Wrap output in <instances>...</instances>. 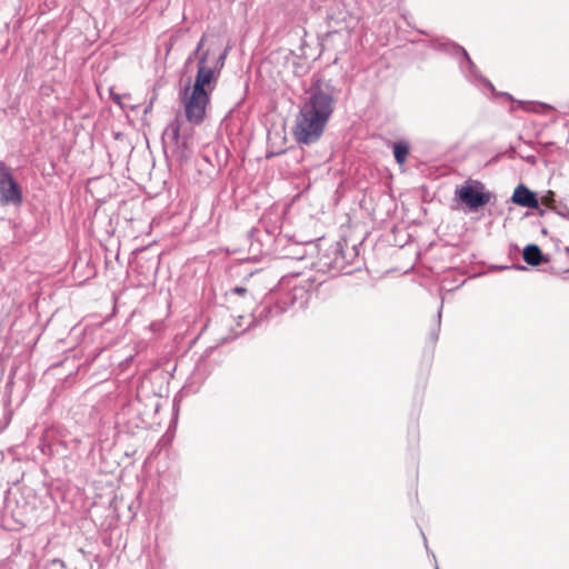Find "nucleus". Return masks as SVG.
Returning <instances> with one entry per match:
<instances>
[{"mask_svg": "<svg viewBox=\"0 0 569 569\" xmlns=\"http://www.w3.org/2000/svg\"><path fill=\"white\" fill-rule=\"evenodd\" d=\"M442 308H443V302H441V305L438 309L435 327L430 330V333H429V338L432 343L437 342V340L439 338V331H440V327H441Z\"/></svg>", "mask_w": 569, "mask_h": 569, "instance_id": "nucleus-13", "label": "nucleus"}, {"mask_svg": "<svg viewBox=\"0 0 569 569\" xmlns=\"http://www.w3.org/2000/svg\"><path fill=\"white\" fill-rule=\"evenodd\" d=\"M9 425V418H4L3 422H0V432H2Z\"/></svg>", "mask_w": 569, "mask_h": 569, "instance_id": "nucleus-23", "label": "nucleus"}, {"mask_svg": "<svg viewBox=\"0 0 569 569\" xmlns=\"http://www.w3.org/2000/svg\"><path fill=\"white\" fill-rule=\"evenodd\" d=\"M227 54H228V50L226 49L216 60V63L214 66L212 67L216 71V73L219 76V72L220 70L223 68L224 66V60L227 58Z\"/></svg>", "mask_w": 569, "mask_h": 569, "instance_id": "nucleus-16", "label": "nucleus"}, {"mask_svg": "<svg viewBox=\"0 0 569 569\" xmlns=\"http://www.w3.org/2000/svg\"><path fill=\"white\" fill-rule=\"evenodd\" d=\"M4 163L2 160H0V164Z\"/></svg>", "mask_w": 569, "mask_h": 569, "instance_id": "nucleus-28", "label": "nucleus"}, {"mask_svg": "<svg viewBox=\"0 0 569 569\" xmlns=\"http://www.w3.org/2000/svg\"><path fill=\"white\" fill-rule=\"evenodd\" d=\"M204 40H206V36L203 34V36L201 37V39L199 40V42H198V44H197V48H196V49H194V51H193V54H200V51H201V49H202V47H203V44H204Z\"/></svg>", "mask_w": 569, "mask_h": 569, "instance_id": "nucleus-18", "label": "nucleus"}, {"mask_svg": "<svg viewBox=\"0 0 569 569\" xmlns=\"http://www.w3.org/2000/svg\"><path fill=\"white\" fill-rule=\"evenodd\" d=\"M502 269H516V270H521V271L527 270V268L522 264H512L511 267L506 266V267H502Z\"/></svg>", "mask_w": 569, "mask_h": 569, "instance_id": "nucleus-19", "label": "nucleus"}, {"mask_svg": "<svg viewBox=\"0 0 569 569\" xmlns=\"http://www.w3.org/2000/svg\"><path fill=\"white\" fill-rule=\"evenodd\" d=\"M409 150L410 148L407 142L398 141L393 143V156L399 164H403L406 162Z\"/></svg>", "mask_w": 569, "mask_h": 569, "instance_id": "nucleus-12", "label": "nucleus"}, {"mask_svg": "<svg viewBox=\"0 0 569 569\" xmlns=\"http://www.w3.org/2000/svg\"><path fill=\"white\" fill-rule=\"evenodd\" d=\"M202 53L200 52V54H193V52L188 57L187 59V62H190L193 58H198L201 56Z\"/></svg>", "mask_w": 569, "mask_h": 569, "instance_id": "nucleus-24", "label": "nucleus"}, {"mask_svg": "<svg viewBox=\"0 0 569 569\" xmlns=\"http://www.w3.org/2000/svg\"><path fill=\"white\" fill-rule=\"evenodd\" d=\"M436 48L439 50H442L445 52H448L455 57H461V60H462V61H460L461 69H463V62H465L473 78L481 80L489 89L495 91V87L492 86V83L479 74L477 67L475 66V63L472 62V60L470 59L468 52L466 51V49L463 47H461L458 43H455L450 40H441V41L437 42Z\"/></svg>", "mask_w": 569, "mask_h": 569, "instance_id": "nucleus-6", "label": "nucleus"}, {"mask_svg": "<svg viewBox=\"0 0 569 569\" xmlns=\"http://www.w3.org/2000/svg\"><path fill=\"white\" fill-rule=\"evenodd\" d=\"M181 127L182 122L178 118L170 121L162 133L163 143H170L180 149Z\"/></svg>", "mask_w": 569, "mask_h": 569, "instance_id": "nucleus-10", "label": "nucleus"}, {"mask_svg": "<svg viewBox=\"0 0 569 569\" xmlns=\"http://www.w3.org/2000/svg\"><path fill=\"white\" fill-rule=\"evenodd\" d=\"M522 258L527 264L532 267L549 262V258L545 256L539 246L535 243L527 244L523 248Z\"/></svg>", "mask_w": 569, "mask_h": 569, "instance_id": "nucleus-11", "label": "nucleus"}, {"mask_svg": "<svg viewBox=\"0 0 569 569\" xmlns=\"http://www.w3.org/2000/svg\"><path fill=\"white\" fill-rule=\"evenodd\" d=\"M556 194L553 191H548L539 199V204H543L550 209H555Z\"/></svg>", "mask_w": 569, "mask_h": 569, "instance_id": "nucleus-15", "label": "nucleus"}, {"mask_svg": "<svg viewBox=\"0 0 569 569\" xmlns=\"http://www.w3.org/2000/svg\"><path fill=\"white\" fill-rule=\"evenodd\" d=\"M0 202L1 204H20L22 202L21 187L13 179L6 163L0 164Z\"/></svg>", "mask_w": 569, "mask_h": 569, "instance_id": "nucleus-5", "label": "nucleus"}, {"mask_svg": "<svg viewBox=\"0 0 569 569\" xmlns=\"http://www.w3.org/2000/svg\"><path fill=\"white\" fill-rule=\"evenodd\" d=\"M557 213L569 219V209L567 207L563 210H557Z\"/></svg>", "mask_w": 569, "mask_h": 569, "instance_id": "nucleus-21", "label": "nucleus"}, {"mask_svg": "<svg viewBox=\"0 0 569 569\" xmlns=\"http://www.w3.org/2000/svg\"><path fill=\"white\" fill-rule=\"evenodd\" d=\"M187 149H188V137L182 136V138L180 139V149H177L174 147L173 152L177 156V158L182 161L188 158Z\"/></svg>", "mask_w": 569, "mask_h": 569, "instance_id": "nucleus-14", "label": "nucleus"}, {"mask_svg": "<svg viewBox=\"0 0 569 569\" xmlns=\"http://www.w3.org/2000/svg\"><path fill=\"white\" fill-rule=\"evenodd\" d=\"M110 94H111L112 100H113L116 103H118L119 106H121V96H120V94H118V93H113L112 91L110 92Z\"/></svg>", "mask_w": 569, "mask_h": 569, "instance_id": "nucleus-20", "label": "nucleus"}, {"mask_svg": "<svg viewBox=\"0 0 569 569\" xmlns=\"http://www.w3.org/2000/svg\"><path fill=\"white\" fill-rule=\"evenodd\" d=\"M336 97L320 87L312 88L296 117L292 134L300 144L317 142L333 113Z\"/></svg>", "mask_w": 569, "mask_h": 569, "instance_id": "nucleus-1", "label": "nucleus"}, {"mask_svg": "<svg viewBox=\"0 0 569 569\" xmlns=\"http://www.w3.org/2000/svg\"><path fill=\"white\" fill-rule=\"evenodd\" d=\"M209 58V51H203L199 57L198 70L192 86L193 89L201 91H211V83H216L218 74L214 69L207 64Z\"/></svg>", "mask_w": 569, "mask_h": 569, "instance_id": "nucleus-7", "label": "nucleus"}, {"mask_svg": "<svg viewBox=\"0 0 569 569\" xmlns=\"http://www.w3.org/2000/svg\"><path fill=\"white\" fill-rule=\"evenodd\" d=\"M232 291H233V292H236V293H238V295H243V293H246V292H247V289H246V288H243V287H234V288L232 289Z\"/></svg>", "mask_w": 569, "mask_h": 569, "instance_id": "nucleus-22", "label": "nucleus"}, {"mask_svg": "<svg viewBox=\"0 0 569 569\" xmlns=\"http://www.w3.org/2000/svg\"><path fill=\"white\" fill-rule=\"evenodd\" d=\"M511 201L520 207L528 209H539V198L536 192L531 191L523 183H520L513 190Z\"/></svg>", "mask_w": 569, "mask_h": 569, "instance_id": "nucleus-9", "label": "nucleus"}, {"mask_svg": "<svg viewBox=\"0 0 569 569\" xmlns=\"http://www.w3.org/2000/svg\"><path fill=\"white\" fill-rule=\"evenodd\" d=\"M539 214L543 216L545 214V210H539Z\"/></svg>", "mask_w": 569, "mask_h": 569, "instance_id": "nucleus-27", "label": "nucleus"}, {"mask_svg": "<svg viewBox=\"0 0 569 569\" xmlns=\"http://www.w3.org/2000/svg\"><path fill=\"white\" fill-rule=\"evenodd\" d=\"M421 535L423 537V540H425V545H427V537L425 536V533L421 531ZM426 548H428V546H426Z\"/></svg>", "mask_w": 569, "mask_h": 569, "instance_id": "nucleus-25", "label": "nucleus"}, {"mask_svg": "<svg viewBox=\"0 0 569 569\" xmlns=\"http://www.w3.org/2000/svg\"><path fill=\"white\" fill-rule=\"evenodd\" d=\"M204 40H206V36L203 34V36L201 37V39L199 40V42H198V44H197V48H196V49H194V51H193V54H200V51H201V49H202V47H203V44H204Z\"/></svg>", "mask_w": 569, "mask_h": 569, "instance_id": "nucleus-17", "label": "nucleus"}, {"mask_svg": "<svg viewBox=\"0 0 569 569\" xmlns=\"http://www.w3.org/2000/svg\"><path fill=\"white\" fill-rule=\"evenodd\" d=\"M333 257H323L322 266L328 269L329 272L350 274L353 269L350 268L353 260L358 258L359 252L356 246L342 247L340 243L332 249Z\"/></svg>", "mask_w": 569, "mask_h": 569, "instance_id": "nucleus-4", "label": "nucleus"}, {"mask_svg": "<svg viewBox=\"0 0 569 569\" xmlns=\"http://www.w3.org/2000/svg\"><path fill=\"white\" fill-rule=\"evenodd\" d=\"M288 301H264L261 306L253 310L250 327L259 326L279 317L288 309Z\"/></svg>", "mask_w": 569, "mask_h": 569, "instance_id": "nucleus-8", "label": "nucleus"}, {"mask_svg": "<svg viewBox=\"0 0 569 569\" xmlns=\"http://www.w3.org/2000/svg\"><path fill=\"white\" fill-rule=\"evenodd\" d=\"M184 104L186 118L193 124H200L206 116V108L210 101L209 91H201L187 86L180 93Z\"/></svg>", "mask_w": 569, "mask_h": 569, "instance_id": "nucleus-3", "label": "nucleus"}, {"mask_svg": "<svg viewBox=\"0 0 569 569\" xmlns=\"http://www.w3.org/2000/svg\"><path fill=\"white\" fill-rule=\"evenodd\" d=\"M502 94H503L505 97H507L508 99L513 100V99H512V97H511L509 93H506V92H505V93H502Z\"/></svg>", "mask_w": 569, "mask_h": 569, "instance_id": "nucleus-26", "label": "nucleus"}, {"mask_svg": "<svg viewBox=\"0 0 569 569\" xmlns=\"http://www.w3.org/2000/svg\"><path fill=\"white\" fill-rule=\"evenodd\" d=\"M495 194L486 186L475 179H468L455 190V200L466 207L468 212H477L488 204Z\"/></svg>", "mask_w": 569, "mask_h": 569, "instance_id": "nucleus-2", "label": "nucleus"}]
</instances>
